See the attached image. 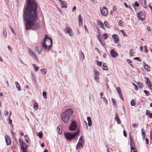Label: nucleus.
I'll return each mask as SVG.
<instances>
[{
  "label": "nucleus",
  "instance_id": "18",
  "mask_svg": "<svg viewBox=\"0 0 152 152\" xmlns=\"http://www.w3.org/2000/svg\"><path fill=\"white\" fill-rule=\"evenodd\" d=\"M115 119L117 123L118 124H120L121 123V121L120 120V118L119 117V116L118 115V113H117L116 115V117L115 118Z\"/></svg>",
  "mask_w": 152,
  "mask_h": 152
},
{
  "label": "nucleus",
  "instance_id": "33",
  "mask_svg": "<svg viewBox=\"0 0 152 152\" xmlns=\"http://www.w3.org/2000/svg\"><path fill=\"white\" fill-rule=\"evenodd\" d=\"M46 70L45 69H42L41 70V72L43 75L46 74Z\"/></svg>",
  "mask_w": 152,
  "mask_h": 152
},
{
  "label": "nucleus",
  "instance_id": "61",
  "mask_svg": "<svg viewBox=\"0 0 152 152\" xmlns=\"http://www.w3.org/2000/svg\"><path fill=\"white\" fill-rule=\"evenodd\" d=\"M4 115L5 116H7L8 115V112L7 111L5 110L4 112Z\"/></svg>",
  "mask_w": 152,
  "mask_h": 152
},
{
  "label": "nucleus",
  "instance_id": "31",
  "mask_svg": "<svg viewBox=\"0 0 152 152\" xmlns=\"http://www.w3.org/2000/svg\"><path fill=\"white\" fill-rule=\"evenodd\" d=\"M97 32H98V37H99V38H100V36H101L102 34V33L99 29V27L97 28Z\"/></svg>",
  "mask_w": 152,
  "mask_h": 152
},
{
  "label": "nucleus",
  "instance_id": "23",
  "mask_svg": "<svg viewBox=\"0 0 152 152\" xmlns=\"http://www.w3.org/2000/svg\"><path fill=\"white\" fill-rule=\"evenodd\" d=\"M144 67L148 72H149L150 70V66L145 63V64L144 65Z\"/></svg>",
  "mask_w": 152,
  "mask_h": 152
},
{
  "label": "nucleus",
  "instance_id": "16",
  "mask_svg": "<svg viewBox=\"0 0 152 152\" xmlns=\"http://www.w3.org/2000/svg\"><path fill=\"white\" fill-rule=\"evenodd\" d=\"M84 144L83 143L79 142H78L76 147V149L77 150L79 148H82L84 146Z\"/></svg>",
  "mask_w": 152,
  "mask_h": 152
},
{
  "label": "nucleus",
  "instance_id": "7",
  "mask_svg": "<svg viewBox=\"0 0 152 152\" xmlns=\"http://www.w3.org/2000/svg\"><path fill=\"white\" fill-rule=\"evenodd\" d=\"M94 71L95 73L94 76V79L96 80V82L98 83L99 81V80L98 78L99 74V72L96 70H94Z\"/></svg>",
  "mask_w": 152,
  "mask_h": 152
},
{
  "label": "nucleus",
  "instance_id": "41",
  "mask_svg": "<svg viewBox=\"0 0 152 152\" xmlns=\"http://www.w3.org/2000/svg\"><path fill=\"white\" fill-rule=\"evenodd\" d=\"M139 87L140 88H142L143 87V84L140 82H138L137 83Z\"/></svg>",
  "mask_w": 152,
  "mask_h": 152
},
{
  "label": "nucleus",
  "instance_id": "28",
  "mask_svg": "<svg viewBox=\"0 0 152 152\" xmlns=\"http://www.w3.org/2000/svg\"><path fill=\"white\" fill-rule=\"evenodd\" d=\"M38 105L37 102H35L34 104L33 108L35 110H37L38 109Z\"/></svg>",
  "mask_w": 152,
  "mask_h": 152
},
{
  "label": "nucleus",
  "instance_id": "52",
  "mask_svg": "<svg viewBox=\"0 0 152 152\" xmlns=\"http://www.w3.org/2000/svg\"><path fill=\"white\" fill-rule=\"evenodd\" d=\"M103 36L104 37V39H106L108 37V34L107 33H105V34H104Z\"/></svg>",
  "mask_w": 152,
  "mask_h": 152
},
{
  "label": "nucleus",
  "instance_id": "22",
  "mask_svg": "<svg viewBox=\"0 0 152 152\" xmlns=\"http://www.w3.org/2000/svg\"><path fill=\"white\" fill-rule=\"evenodd\" d=\"M26 143L24 142L20 145V146H21V150L22 151L26 150V149H25V146H26Z\"/></svg>",
  "mask_w": 152,
  "mask_h": 152
},
{
  "label": "nucleus",
  "instance_id": "29",
  "mask_svg": "<svg viewBox=\"0 0 152 152\" xmlns=\"http://www.w3.org/2000/svg\"><path fill=\"white\" fill-rule=\"evenodd\" d=\"M80 56L82 60H83L85 59L84 54L82 51H80Z\"/></svg>",
  "mask_w": 152,
  "mask_h": 152
},
{
  "label": "nucleus",
  "instance_id": "60",
  "mask_svg": "<svg viewBox=\"0 0 152 152\" xmlns=\"http://www.w3.org/2000/svg\"><path fill=\"white\" fill-rule=\"evenodd\" d=\"M121 32L122 34H123L124 35L127 36V35H126V34H125V32L123 30H121Z\"/></svg>",
  "mask_w": 152,
  "mask_h": 152
},
{
  "label": "nucleus",
  "instance_id": "40",
  "mask_svg": "<svg viewBox=\"0 0 152 152\" xmlns=\"http://www.w3.org/2000/svg\"><path fill=\"white\" fill-rule=\"evenodd\" d=\"M102 101L104 102L106 104H107V101L106 98L102 97Z\"/></svg>",
  "mask_w": 152,
  "mask_h": 152
},
{
  "label": "nucleus",
  "instance_id": "8",
  "mask_svg": "<svg viewBox=\"0 0 152 152\" xmlns=\"http://www.w3.org/2000/svg\"><path fill=\"white\" fill-rule=\"evenodd\" d=\"M111 56L113 58H115L118 56V53L114 49H112L110 51Z\"/></svg>",
  "mask_w": 152,
  "mask_h": 152
},
{
  "label": "nucleus",
  "instance_id": "21",
  "mask_svg": "<svg viewBox=\"0 0 152 152\" xmlns=\"http://www.w3.org/2000/svg\"><path fill=\"white\" fill-rule=\"evenodd\" d=\"M25 138L26 142L28 143H30L31 141L30 140V138L28 136H27V135H26L25 136Z\"/></svg>",
  "mask_w": 152,
  "mask_h": 152
},
{
  "label": "nucleus",
  "instance_id": "9",
  "mask_svg": "<svg viewBox=\"0 0 152 152\" xmlns=\"http://www.w3.org/2000/svg\"><path fill=\"white\" fill-rule=\"evenodd\" d=\"M64 30L66 32L69 34V36H72L71 34V33L72 32V30L71 28L68 26V25H67V26H66Z\"/></svg>",
  "mask_w": 152,
  "mask_h": 152
},
{
  "label": "nucleus",
  "instance_id": "13",
  "mask_svg": "<svg viewBox=\"0 0 152 152\" xmlns=\"http://www.w3.org/2000/svg\"><path fill=\"white\" fill-rule=\"evenodd\" d=\"M58 1L62 5V8H66L67 7V5L66 1L61 0H58Z\"/></svg>",
  "mask_w": 152,
  "mask_h": 152
},
{
  "label": "nucleus",
  "instance_id": "53",
  "mask_svg": "<svg viewBox=\"0 0 152 152\" xmlns=\"http://www.w3.org/2000/svg\"><path fill=\"white\" fill-rule=\"evenodd\" d=\"M144 48L145 49V53H147L148 52V49H147V46L146 45H145L144 47Z\"/></svg>",
  "mask_w": 152,
  "mask_h": 152
},
{
  "label": "nucleus",
  "instance_id": "64",
  "mask_svg": "<svg viewBox=\"0 0 152 152\" xmlns=\"http://www.w3.org/2000/svg\"><path fill=\"white\" fill-rule=\"evenodd\" d=\"M87 120L88 121H91V118L90 117L88 116L87 117Z\"/></svg>",
  "mask_w": 152,
  "mask_h": 152
},
{
  "label": "nucleus",
  "instance_id": "50",
  "mask_svg": "<svg viewBox=\"0 0 152 152\" xmlns=\"http://www.w3.org/2000/svg\"><path fill=\"white\" fill-rule=\"evenodd\" d=\"M133 51L132 49H131L130 50V56H133L134 54Z\"/></svg>",
  "mask_w": 152,
  "mask_h": 152
},
{
  "label": "nucleus",
  "instance_id": "12",
  "mask_svg": "<svg viewBox=\"0 0 152 152\" xmlns=\"http://www.w3.org/2000/svg\"><path fill=\"white\" fill-rule=\"evenodd\" d=\"M5 139L7 144V145H10L11 144V140L9 137L8 135H6L5 136Z\"/></svg>",
  "mask_w": 152,
  "mask_h": 152
},
{
  "label": "nucleus",
  "instance_id": "54",
  "mask_svg": "<svg viewBox=\"0 0 152 152\" xmlns=\"http://www.w3.org/2000/svg\"><path fill=\"white\" fill-rule=\"evenodd\" d=\"M9 28H10V30H11V31H12L13 33L14 34H15V35H16V33H15V32H14V30L10 26H9Z\"/></svg>",
  "mask_w": 152,
  "mask_h": 152
},
{
  "label": "nucleus",
  "instance_id": "42",
  "mask_svg": "<svg viewBox=\"0 0 152 152\" xmlns=\"http://www.w3.org/2000/svg\"><path fill=\"white\" fill-rule=\"evenodd\" d=\"M145 80H146V84H147L148 83H151V82L150 80L148 77H145Z\"/></svg>",
  "mask_w": 152,
  "mask_h": 152
},
{
  "label": "nucleus",
  "instance_id": "10",
  "mask_svg": "<svg viewBox=\"0 0 152 152\" xmlns=\"http://www.w3.org/2000/svg\"><path fill=\"white\" fill-rule=\"evenodd\" d=\"M113 38L114 39V42L115 43H117L119 41V39L118 36L116 34H113L112 36Z\"/></svg>",
  "mask_w": 152,
  "mask_h": 152
},
{
  "label": "nucleus",
  "instance_id": "55",
  "mask_svg": "<svg viewBox=\"0 0 152 152\" xmlns=\"http://www.w3.org/2000/svg\"><path fill=\"white\" fill-rule=\"evenodd\" d=\"M123 21L122 20H120L118 22V24L120 26H122L123 25Z\"/></svg>",
  "mask_w": 152,
  "mask_h": 152
},
{
  "label": "nucleus",
  "instance_id": "20",
  "mask_svg": "<svg viewBox=\"0 0 152 152\" xmlns=\"http://www.w3.org/2000/svg\"><path fill=\"white\" fill-rule=\"evenodd\" d=\"M79 24L83 25V20L82 19V17L81 15H79L78 16Z\"/></svg>",
  "mask_w": 152,
  "mask_h": 152
},
{
  "label": "nucleus",
  "instance_id": "24",
  "mask_svg": "<svg viewBox=\"0 0 152 152\" xmlns=\"http://www.w3.org/2000/svg\"><path fill=\"white\" fill-rule=\"evenodd\" d=\"M84 137L83 135H81L80 138L79 142H81L83 144H84Z\"/></svg>",
  "mask_w": 152,
  "mask_h": 152
},
{
  "label": "nucleus",
  "instance_id": "38",
  "mask_svg": "<svg viewBox=\"0 0 152 152\" xmlns=\"http://www.w3.org/2000/svg\"><path fill=\"white\" fill-rule=\"evenodd\" d=\"M37 135L40 139H41L42 137V132H39L38 133Z\"/></svg>",
  "mask_w": 152,
  "mask_h": 152
},
{
  "label": "nucleus",
  "instance_id": "19",
  "mask_svg": "<svg viewBox=\"0 0 152 152\" xmlns=\"http://www.w3.org/2000/svg\"><path fill=\"white\" fill-rule=\"evenodd\" d=\"M98 40H99V42H100L101 44L103 46H104L105 45V43L104 40H102L100 39L101 37L99 38V37H98Z\"/></svg>",
  "mask_w": 152,
  "mask_h": 152
},
{
  "label": "nucleus",
  "instance_id": "11",
  "mask_svg": "<svg viewBox=\"0 0 152 152\" xmlns=\"http://www.w3.org/2000/svg\"><path fill=\"white\" fill-rule=\"evenodd\" d=\"M102 14L104 16H106L107 14V9L105 7H103L101 11Z\"/></svg>",
  "mask_w": 152,
  "mask_h": 152
},
{
  "label": "nucleus",
  "instance_id": "43",
  "mask_svg": "<svg viewBox=\"0 0 152 152\" xmlns=\"http://www.w3.org/2000/svg\"><path fill=\"white\" fill-rule=\"evenodd\" d=\"M42 49L41 48H39L38 50H37V51L39 54H40L42 52Z\"/></svg>",
  "mask_w": 152,
  "mask_h": 152
},
{
  "label": "nucleus",
  "instance_id": "39",
  "mask_svg": "<svg viewBox=\"0 0 152 152\" xmlns=\"http://www.w3.org/2000/svg\"><path fill=\"white\" fill-rule=\"evenodd\" d=\"M129 140H130V143L133 144V146H135V145L134 143V140H132V138L131 137H129Z\"/></svg>",
  "mask_w": 152,
  "mask_h": 152
},
{
  "label": "nucleus",
  "instance_id": "32",
  "mask_svg": "<svg viewBox=\"0 0 152 152\" xmlns=\"http://www.w3.org/2000/svg\"><path fill=\"white\" fill-rule=\"evenodd\" d=\"M105 26L108 28H110V27L107 21H105L104 22Z\"/></svg>",
  "mask_w": 152,
  "mask_h": 152
},
{
  "label": "nucleus",
  "instance_id": "17",
  "mask_svg": "<svg viewBox=\"0 0 152 152\" xmlns=\"http://www.w3.org/2000/svg\"><path fill=\"white\" fill-rule=\"evenodd\" d=\"M97 23L99 25L101 28L103 29H104V27L103 23L100 20H97Z\"/></svg>",
  "mask_w": 152,
  "mask_h": 152
},
{
  "label": "nucleus",
  "instance_id": "35",
  "mask_svg": "<svg viewBox=\"0 0 152 152\" xmlns=\"http://www.w3.org/2000/svg\"><path fill=\"white\" fill-rule=\"evenodd\" d=\"M127 61L129 64L131 66V67L132 68H134L133 65L132 64V61L131 60L129 59H127Z\"/></svg>",
  "mask_w": 152,
  "mask_h": 152
},
{
  "label": "nucleus",
  "instance_id": "48",
  "mask_svg": "<svg viewBox=\"0 0 152 152\" xmlns=\"http://www.w3.org/2000/svg\"><path fill=\"white\" fill-rule=\"evenodd\" d=\"M111 100H112V101L113 104L115 106L117 105V104L116 103L115 100L113 98H112Z\"/></svg>",
  "mask_w": 152,
  "mask_h": 152
},
{
  "label": "nucleus",
  "instance_id": "5",
  "mask_svg": "<svg viewBox=\"0 0 152 152\" xmlns=\"http://www.w3.org/2000/svg\"><path fill=\"white\" fill-rule=\"evenodd\" d=\"M78 126L75 121L72 120V123L69 127V129L71 131L74 132L77 129Z\"/></svg>",
  "mask_w": 152,
  "mask_h": 152
},
{
  "label": "nucleus",
  "instance_id": "37",
  "mask_svg": "<svg viewBox=\"0 0 152 152\" xmlns=\"http://www.w3.org/2000/svg\"><path fill=\"white\" fill-rule=\"evenodd\" d=\"M136 103L134 99H132L131 102L130 104L132 106H134L136 105Z\"/></svg>",
  "mask_w": 152,
  "mask_h": 152
},
{
  "label": "nucleus",
  "instance_id": "57",
  "mask_svg": "<svg viewBox=\"0 0 152 152\" xmlns=\"http://www.w3.org/2000/svg\"><path fill=\"white\" fill-rule=\"evenodd\" d=\"M139 5V3H137V2H135V4H134V5H133V6L134 7V6H135L137 7H138Z\"/></svg>",
  "mask_w": 152,
  "mask_h": 152
},
{
  "label": "nucleus",
  "instance_id": "25",
  "mask_svg": "<svg viewBox=\"0 0 152 152\" xmlns=\"http://www.w3.org/2000/svg\"><path fill=\"white\" fill-rule=\"evenodd\" d=\"M28 52L29 54L32 56L35 53L30 48H28Z\"/></svg>",
  "mask_w": 152,
  "mask_h": 152
},
{
  "label": "nucleus",
  "instance_id": "36",
  "mask_svg": "<svg viewBox=\"0 0 152 152\" xmlns=\"http://www.w3.org/2000/svg\"><path fill=\"white\" fill-rule=\"evenodd\" d=\"M3 35L4 37H6L7 36V31L5 29H4L3 30Z\"/></svg>",
  "mask_w": 152,
  "mask_h": 152
},
{
  "label": "nucleus",
  "instance_id": "26",
  "mask_svg": "<svg viewBox=\"0 0 152 152\" xmlns=\"http://www.w3.org/2000/svg\"><path fill=\"white\" fill-rule=\"evenodd\" d=\"M146 115L147 116H149V118H152V113H150L148 110L146 111Z\"/></svg>",
  "mask_w": 152,
  "mask_h": 152
},
{
  "label": "nucleus",
  "instance_id": "45",
  "mask_svg": "<svg viewBox=\"0 0 152 152\" xmlns=\"http://www.w3.org/2000/svg\"><path fill=\"white\" fill-rule=\"evenodd\" d=\"M144 93H145V95L146 96H148L150 95L149 92L147 90H144Z\"/></svg>",
  "mask_w": 152,
  "mask_h": 152
},
{
  "label": "nucleus",
  "instance_id": "44",
  "mask_svg": "<svg viewBox=\"0 0 152 152\" xmlns=\"http://www.w3.org/2000/svg\"><path fill=\"white\" fill-rule=\"evenodd\" d=\"M146 84L148 88H149L151 90H152V85L151 84V83H148Z\"/></svg>",
  "mask_w": 152,
  "mask_h": 152
},
{
  "label": "nucleus",
  "instance_id": "2",
  "mask_svg": "<svg viewBox=\"0 0 152 152\" xmlns=\"http://www.w3.org/2000/svg\"><path fill=\"white\" fill-rule=\"evenodd\" d=\"M73 113L72 109L71 108L66 109L65 111L61 114V119L64 123H67L70 118L72 116Z\"/></svg>",
  "mask_w": 152,
  "mask_h": 152
},
{
  "label": "nucleus",
  "instance_id": "27",
  "mask_svg": "<svg viewBox=\"0 0 152 152\" xmlns=\"http://www.w3.org/2000/svg\"><path fill=\"white\" fill-rule=\"evenodd\" d=\"M103 69L104 70H108V67L106 64L104 63L102 65Z\"/></svg>",
  "mask_w": 152,
  "mask_h": 152
},
{
  "label": "nucleus",
  "instance_id": "56",
  "mask_svg": "<svg viewBox=\"0 0 152 152\" xmlns=\"http://www.w3.org/2000/svg\"><path fill=\"white\" fill-rule=\"evenodd\" d=\"M134 60H138L139 61H141V59L140 58H139L138 57H136L134 58Z\"/></svg>",
  "mask_w": 152,
  "mask_h": 152
},
{
  "label": "nucleus",
  "instance_id": "47",
  "mask_svg": "<svg viewBox=\"0 0 152 152\" xmlns=\"http://www.w3.org/2000/svg\"><path fill=\"white\" fill-rule=\"evenodd\" d=\"M42 95H43V96L46 99L47 98V93L46 92H45V91H44L42 93Z\"/></svg>",
  "mask_w": 152,
  "mask_h": 152
},
{
  "label": "nucleus",
  "instance_id": "51",
  "mask_svg": "<svg viewBox=\"0 0 152 152\" xmlns=\"http://www.w3.org/2000/svg\"><path fill=\"white\" fill-rule=\"evenodd\" d=\"M19 144L20 145H21L22 143L24 142L23 141V140L20 138H19Z\"/></svg>",
  "mask_w": 152,
  "mask_h": 152
},
{
  "label": "nucleus",
  "instance_id": "15",
  "mask_svg": "<svg viewBox=\"0 0 152 152\" xmlns=\"http://www.w3.org/2000/svg\"><path fill=\"white\" fill-rule=\"evenodd\" d=\"M140 4L145 8L147 7V5L146 3V0H140Z\"/></svg>",
  "mask_w": 152,
  "mask_h": 152
},
{
  "label": "nucleus",
  "instance_id": "6",
  "mask_svg": "<svg viewBox=\"0 0 152 152\" xmlns=\"http://www.w3.org/2000/svg\"><path fill=\"white\" fill-rule=\"evenodd\" d=\"M138 18L139 20L144 21L145 18V12H144L140 11L138 14Z\"/></svg>",
  "mask_w": 152,
  "mask_h": 152
},
{
  "label": "nucleus",
  "instance_id": "3",
  "mask_svg": "<svg viewBox=\"0 0 152 152\" xmlns=\"http://www.w3.org/2000/svg\"><path fill=\"white\" fill-rule=\"evenodd\" d=\"M52 42V40L50 38L48 37L47 34H45L44 42L42 44L43 47L45 49H47L48 50H49L51 48Z\"/></svg>",
  "mask_w": 152,
  "mask_h": 152
},
{
  "label": "nucleus",
  "instance_id": "30",
  "mask_svg": "<svg viewBox=\"0 0 152 152\" xmlns=\"http://www.w3.org/2000/svg\"><path fill=\"white\" fill-rule=\"evenodd\" d=\"M15 84L16 85V87L18 88V90L19 91H21V88L19 83L18 82H16L15 83Z\"/></svg>",
  "mask_w": 152,
  "mask_h": 152
},
{
  "label": "nucleus",
  "instance_id": "58",
  "mask_svg": "<svg viewBox=\"0 0 152 152\" xmlns=\"http://www.w3.org/2000/svg\"><path fill=\"white\" fill-rule=\"evenodd\" d=\"M32 56H33L35 59L36 60H38V58L36 54L35 53Z\"/></svg>",
  "mask_w": 152,
  "mask_h": 152
},
{
  "label": "nucleus",
  "instance_id": "34",
  "mask_svg": "<svg viewBox=\"0 0 152 152\" xmlns=\"http://www.w3.org/2000/svg\"><path fill=\"white\" fill-rule=\"evenodd\" d=\"M117 91L118 92V95L121 94H122L121 92V90L120 87H118L116 88Z\"/></svg>",
  "mask_w": 152,
  "mask_h": 152
},
{
  "label": "nucleus",
  "instance_id": "49",
  "mask_svg": "<svg viewBox=\"0 0 152 152\" xmlns=\"http://www.w3.org/2000/svg\"><path fill=\"white\" fill-rule=\"evenodd\" d=\"M32 65L34 68L35 69V71H37L38 70V67H36L35 64H34Z\"/></svg>",
  "mask_w": 152,
  "mask_h": 152
},
{
  "label": "nucleus",
  "instance_id": "1",
  "mask_svg": "<svg viewBox=\"0 0 152 152\" xmlns=\"http://www.w3.org/2000/svg\"><path fill=\"white\" fill-rule=\"evenodd\" d=\"M26 5L23 10V21L26 30L36 31L40 28L37 22L38 3L36 0H26Z\"/></svg>",
  "mask_w": 152,
  "mask_h": 152
},
{
  "label": "nucleus",
  "instance_id": "59",
  "mask_svg": "<svg viewBox=\"0 0 152 152\" xmlns=\"http://www.w3.org/2000/svg\"><path fill=\"white\" fill-rule=\"evenodd\" d=\"M97 64L99 66H101L102 65V62L101 61H97Z\"/></svg>",
  "mask_w": 152,
  "mask_h": 152
},
{
  "label": "nucleus",
  "instance_id": "14",
  "mask_svg": "<svg viewBox=\"0 0 152 152\" xmlns=\"http://www.w3.org/2000/svg\"><path fill=\"white\" fill-rule=\"evenodd\" d=\"M57 130L58 132V133L61 135L62 133V130L61 126L60 125H58L57 128Z\"/></svg>",
  "mask_w": 152,
  "mask_h": 152
},
{
  "label": "nucleus",
  "instance_id": "62",
  "mask_svg": "<svg viewBox=\"0 0 152 152\" xmlns=\"http://www.w3.org/2000/svg\"><path fill=\"white\" fill-rule=\"evenodd\" d=\"M88 125L89 126H90L92 125V121H88Z\"/></svg>",
  "mask_w": 152,
  "mask_h": 152
},
{
  "label": "nucleus",
  "instance_id": "4",
  "mask_svg": "<svg viewBox=\"0 0 152 152\" xmlns=\"http://www.w3.org/2000/svg\"><path fill=\"white\" fill-rule=\"evenodd\" d=\"M80 132V130L79 129L77 132L73 133L65 132L64 133V137L68 140L71 141L72 139H75L78 135Z\"/></svg>",
  "mask_w": 152,
  "mask_h": 152
},
{
  "label": "nucleus",
  "instance_id": "63",
  "mask_svg": "<svg viewBox=\"0 0 152 152\" xmlns=\"http://www.w3.org/2000/svg\"><path fill=\"white\" fill-rule=\"evenodd\" d=\"M8 119L9 120V123L10 124H12V120L10 118V116H9Z\"/></svg>",
  "mask_w": 152,
  "mask_h": 152
},
{
  "label": "nucleus",
  "instance_id": "46",
  "mask_svg": "<svg viewBox=\"0 0 152 152\" xmlns=\"http://www.w3.org/2000/svg\"><path fill=\"white\" fill-rule=\"evenodd\" d=\"M130 145L131 150H135V148L133 147V144L130 143Z\"/></svg>",
  "mask_w": 152,
  "mask_h": 152
}]
</instances>
